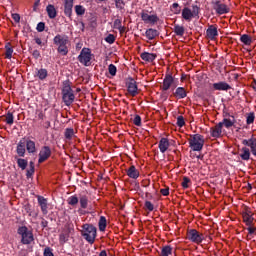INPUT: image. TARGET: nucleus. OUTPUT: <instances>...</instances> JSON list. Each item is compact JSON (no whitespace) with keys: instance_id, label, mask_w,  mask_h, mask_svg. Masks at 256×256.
I'll use <instances>...</instances> for the list:
<instances>
[{"instance_id":"1","label":"nucleus","mask_w":256,"mask_h":256,"mask_svg":"<svg viewBox=\"0 0 256 256\" xmlns=\"http://www.w3.org/2000/svg\"><path fill=\"white\" fill-rule=\"evenodd\" d=\"M62 101L66 107L73 105L75 101V93L73 88H71V81L65 80L62 83Z\"/></svg>"},{"instance_id":"2","label":"nucleus","mask_w":256,"mask_h":256,"mask_svg":"<svg viewBox=\"0 0 256 256\" xmlns=\"http://www.w3.org/2000/svg\"><path fill=\"white\" fill-rule=\"evenodd\" d=\"M53 43L58 46L57 51L60 55L65 57L69 53V47L67 46L69 44V36L57 34L53 38Z\"/></svg>"},{"instance_id":"3","label":"nucleus","mask_w":256,"mask_h":256,"mask_svg":"<svg viewBox=\"0 0 256 256\" xmlns=\"http://www.w3.org/2000/svg\"><path fill=\"white\" fill-rule=\"evenodd\" d=\"M81 235L85 241L93 245L97 239V228L93 224L86 223L82 225Z\"/></svg>"},{"instance_id":"4","label":"nucleus","mask_w":256,"mask_h":256,"mask_svg":"<svg viewBox=\"0 0 256 256\" xmlns=\"http://www.w3.org/2000/svg\"><path fill=\"white\" fill-rule=\"evenodd\" d=\"M188 143L192 151H203V146L205 145V138L201 134L190 135Z\"/></svg>"},{"instance_id":"5","label":"nucleus","mask_w":256,"mask_h":256,"mask_svg":"<svg viewBox=\"0 0 256 256\" xmlns=\"http://www.w3.org/2000/svg\"><path fill=\"white\" fill-rule=\"evenodd\" d=\"M18 235L21 236L22 245H31L35 241V237L33 236V232L27 228V226H20L17 229Z\"/></svg>"},{"instance_id":"6","label":"nucleus","mask_w":256,"mask_h":256,"mask_svg":"<svg viewBox=\"0 0 256 256\" xmlns=\"http://www.w3.org/2000/svg\"><path fill=\"white\" fill-rule=\"evenodd\" d=\"M92 57L93 54L91 53V49L83 48L78 55V61L81 63V65H84V67H89L91 65Z\"/></svg>"},{"instance_id":"7","label":"nucleus","mask_w":256,"mask_h":256,"mask_svg":"<svg viewBox=\"0 0 256 256\" xmlns=\"http://www.w3.org/2000/svg\"><path fill=\"white\" fill-rule=\"evenodd\" d=\"M186 237L188 241H191L192 243H196L197 245H201V243H203V239H205L203 234L199 233V231L195 229L188 230Z\"/></svg>"},{"instance_id":"8","label":"nucleus","mask_w":256,"mask_h":256,"mask_svg":"<svg viewBox=\"0 0 256 256\" xmlns=\"http://www.w3.org/2000/svg\"><path fill=\"white\" fill-rule=\"evenodd\" d=\"M211 5L217 15H227L229 13V7L221 0H212Z\"/></svg>"},{"instance_id":"9","label":"nucleus","mask_w":256,"mask_h":256,"mask_svg":"<svg viewBox=\"0 0 256 256\" xmlns=\"http://www.w3.org/2000/svg\"><path fill=\"white\" fill-rule=\"evenodd\" d=\"M126 87H127V91L128 93L132 96V97H136L138 95V90L139 88L137 87V81H135V79L133 77H129L126 81Z\"/></svg>"},{"instance_id":"10","label":"nucleus","mask_w":256,"mask_h":256,"mask_svg":"<svg viewBox=\"0 0 256 256\" xmlns=\"http://www.w3.org/2000/svg\"><path fill=\"white\" fill-rule=\"evenodd\" d=\"M52 155L51 147L42 146L38 154V163H45Z\"/></svg>"},{"instance_id":"11","label":"nucleus","mask_w":256,"mask_h":256,"mask_svg":"<svg viewBox=\"0 0 256 256\" xmlns=\"http://www.w3.org/2000/svg\"><path fill=\"white\" fill-rule=\"evenodd\" d=\"M210 135L214 139L223 137V123H218L214 127L210 128Z\"/></svg>"},{"instance_id":"12","label":"nucleus","mask_w":256,"mask_h":256,"mask_svg":"<svg viewBox=\"0 0 256 256\" xmlns=\"http://www.w3.org/2000/svg\"><path fill=\"white\" fill-rule=\"evenodd\" d=\"M173 83H175V79L173 78V76L171 74H166L163 79L161 91H163V92L169 91V89H171V86L173 85Z\"/></svg>"},{"instance_id":"13","label":"nucleus","mask_w":256,"mask_h":256,"mask_svg":"<svg viewBox=\"0 0 256 256\" xmlns=\"http://www.w3.org/2000/svg\"><path fill=\"white\" fill-rule=\"evenodd\" d=\"M37 201L43 215H47V213H49V202L47 201V198L43 196H37Z\"/></svg>"},{"instance_id":"14","label":"nucleus","mask_w":256,"mask_h":256,"mask_svg":"<svg viewBox=\"0 0 256 256\" xmlns=\"http://www.w3.org/2000/svg\"><path fill=\"white\" fill-rule=\"evenodd\" d=\"M242 145L250 147L252 155L256 157V138L251 136L249 139L242 140Z\"/></svg>"},{"instance_id":"15","label":"nucleus","mask_w":256,"mask_h":256,"mask_svg":"<svg viewBox=\"0 0 256 256\" xmlns=\"http://www.w3.org/2000/svg\"><path fill=\"white\" fill-rule=\"evenodd\" d=\"M16 153L18 157H25V153H27V148H26V139L22 138L17 146H16Z\"/></svg>"},{"instance_id":"16","label":"nucleus","mask_w":256,"mask_h":256,"mask_svg":"<svg viewBox=\"0 0 256 256\" xmlns=\"http://www.w3.org/2000/svg\"><path fill=\"white\" fill-rule=\"evenodd\" d=\"M206 37L210 39V41H215V38L219 37V31L217 30V26L210 25L206 30Z\"/></svg>"},{"instance_id":"17","label":"nucleus","mask_w":256,"mask_h":256,"mask_svg":"<svg viewBox=\"0 0 256 256\" xmlns=\"http://www.w3.org/2000/svg\"><path fill=\"white\" fill-rule=\"evenodd\" d=\"M73 3H75V0H64V15L66 17H73Z\"/></svg>"},{"instance_id":"18","label":"nucleus","mask_w":256,"mask_h":256,"mask_svg":"<svg viewBox=\"0 0 256 256\" xmlns=\"http://www.w3.org/2000/svg\"><path fill=\"white\" fill-rule=\"evenodd\" d=\"M141 19L144 21V23H152L155 24L157 21H159V17L157 15H149L148 13L142 12L141 13Z\"/></svg>"},{"instance_id":"19","label":"nucleus","mask_w":256,"mask_h":256,"mask_svg":"<svg viewBox=\"0 0 256 256\" xmlns=\"http://www.w3.org/2000/svg\"><path fill=\"white\" fill-rule=\"evenodd\" d=\"M213 89L215 91H229L231 89V85H229L227 82H217L213 84Z\"/></svg>"},{"instance_id":"20","label":"nucleus","mask_w":256,"mask_h":256,"mask_svg":"<svg viewBox=\"0 0 256 256\" xmlns=\"http://www.w3.org/2000/svg\"><path fill=\"white\" fill-rule=\"evenodd\" d=\"M34 77H38L40 81H45L49 77V72L45 68L36 69Z\"/></svg>"},{"instance_id":"21","label":"nucleus","mask_w":256,"mask_h":256,"mask_svg":"<svg viewBox=\"0 0 256 256\" xmlns=\"http://www.w3.org/2000/svg\"><path fill=\"white\" fill-rule=\"evenodd\" d=\"M142 61H146L147 63H153L155 59H157V54L155 53H149V52H143L140 55Z\"/></svg>"},{"instance_id":"22","label":"nucleus","mask_w":256,"mask_h":256,"mask_svg":"<svg viewBox=\"0 0 256 256\" xmlns=\"http://www.w3.org/2000/svg\"><path fill=\"white\" fill-rule=\"evenodd\" d=\"M26 151L31 155L37 153V146L35 145V141L31 139H26Z\"/></svg>"},{"instance_id":"23","label":"nucleus","mask_w":256,"mask_h":256,"mask_svg":"<svg viewBox=\"0 0 256 256\" xmlns=\"http://www.w3.org/2000/svg\"><path fill=\"white\" fill-rule=\"evenodd\" d=\"M173 97L176 99H185V97H187V90H185L183 87H178L173 92Z\"/></svg>"},{"instance_id":"24","label":"nucleus","mask_w":256,"mask_h":256,"mask_svg":"<svg viewBox=\"0 0 256 256\" xmlns=\"http://www.w3.org/2000/svg\"><path fill=\"white\" fill-rule=\"evenodd\" d=\"M126 173L130 179H139V170L135 167V165L130 166Z\"/></svg>"},{"instance_id":"25","label":"nucleus","mask_w":256,"mask_h":256,"mask_svg":"<svg viewBox=\"0 0 256 256\" xmlns=\"http://www.w3.org/2000/svg\"><path fill=\"white\" fill-rule=\"evenodd\" d=\"M193 12L191 9H189V7H184L182 10V19H184V21H191V19H193Z\"/></svg>"},{"instance_id":"26","label":"nucleus","mask_w":256,"mask_h":256,"mask_svg":"<svg viewBox=\"0 0 256 256\" xmlns=\"http://www.w3.org/2000/svg\"><path fill=\"white\" fill-rule=\"evenodd\" d=\"M158 147L161 153H165L169 149V139L161 138Z\"/></svg>"},{"instance_id":"27","label":"nucleus","mask_w":256,"mask_h":256,"mask_svg":"<svg viewBox=\"0 0 256 256\" xmlns=\"http://www.w3.org/2000/svg\"><path fill=\"white\" fill-rule=\"evenodd\" d=\"M145 35H146L147 39H149V41H153V39H155V37H159V31H157L156 29H153V28H149L146 30Z\"/></svg>"},{"instance_id":"28","label":"nucleus","mask_w":256,"mask_h":256,"mask_svg":"<svg viewBox=\"0 0 256 256\" xmlns=\"http://www.w3.org/2000/svg\"><path fill=\"white\" fill-rule=\"evenodd\" d=\"M46 12H47L49 19H55V17H57V9H55V6L52 4H49L46 7Z\"/></svg>"},{"instance_id":"29","label":"nucleus","mask_w":256,"mask_h":256,"mask_svg":"<svg viewBox=\"0 0 256 256\" xmlns=\"http://www.w3.org/2000/svg\"><path fill=\"white\" fill-rule=\"evenodd\" d=\"M241 151L240 157L242 161H249L251 159V150L248 147H243Z\"/></svg>"},{"instance_id":"30","label":"nucleus","mask_w":256,"mask_h":256,"mask_svg":"<svg viewBox=\"0 0 256 256\" xmlns=\"http://www.w3.org/2000/svg\"><path fill=\"white\" fill-rule=\"evenodd\" d=\"M78 201L80 203L81 209H87V207H89V196H87V195H80Z\"/></svg>"},{"instance_id":"31","label":"nucleus","mask_w":256,"mask_h":256,"mask_svg":"<svg viewBox=\"0 0 256 256\" xmlns=\"http://www.w3.org/2000/svg\"><path fill=\"white\" fill-rule=\"evenodd\" d=\"M219 123H222V127L224 125V127H226V129H231V127H233L235 125V117L232 116V120L224 118L222 120V122H219Z\"/></svg>"},{"instance_id":"32","label":"nucleus","mask_w":256,"mask_h":256,"mask_svg":"<svg viewBox=\"0 0 256 256\" xmlns=\"http://www.w3.org/2000/svg\"><path fill=\"white\" fill-rule=\"evenodd\" d=\"M35 175V163L33 161L29 162V169L26 170L27 179H31Z\"/></svg>"},{"instance_id":"33","label":"nucleus","mask_w":256,"mask_h":256,"mask_svg":"<svg viewBox=\"0 0 256 256\" xmlns=\"http://www.w3.org/2000/svg\"><path fill=\"white\" fill-rule=\"evenodd\" d=\"M173 254V247L171 245H166L162 247L160 256H169Z\"/></svg>"},{"instance_id":"34","label":"nucleus","mask_w":256,"mask_h":256,"mask_svg":"<svg viewBox=\"0 0 256 256\" xmlns=\"http://www.w3.org/2000/svg\"><path fill=\"white\" fill-rule=\"evenodd\" d=\"M64 137L67 141H71L75 137V130L73 128H66L64 131Z\"/></svg>"},{"instance_id":"35","label":"nucleus","mask_w":256,"mask_h":256,"mask_svg":"<svg viewBox=\"0 0 256 256\" xmlns=\"http://www.w3.org/2000/svg\"><path fill=\"white\" fill-rule=\"evenodd\" d=\"M174 33L178 37H183L185 35V27L180 26L179 24L174 25Z\"/></svg>"},{"instance_id":"36","label":"nucleus","mask_w":256,"mask_h":256,"mask_svg":"<svg viewBox=\"0 0 256 256\" xmlns=\"http://www.w3.org/2000/svg\"><path fill=\"white\" fill-rule=\"evenodd\" d=\"M243 221L247 225V227H251L253 225V215H248V214H242Z\"/></svg>"},{"instance_id":"37","label":"nucleus","mask_w":256,"mask_h":256,"mask_svg":"<svg viewBox=\"0 0 256 256\" xmlns=\"http://www.w3.org/2000/svg\"><path fill=\"white\" fill-rule=\"evenodd\" d=\"M99 231H105L107 229V218L105 216H101L98 222Z\"/></svg>"},{"instance_id":"38","label":"nucleus","mask_w":256,"mask_h":256,"mask_svg":"<svg viewBox=\"0 0 256 256\" xmlns=\"http://www.w3.org/2000/svg\"><path fill=\"white\" fill-rule=\"evenodd\" d=\"M5 122L7 123V125H13V123H15V116H13V112L8 111L5 115Z\"/></svg>"},{"instance_id":"39","label":"nucleus","mask_w":256,"mask_h":256,"mask_svg":"<svg viewBox=\"0 0 256 256\" xmlns=\"http://www.w3.org/2000/svg\"><path fill=\"white\" fill-rule=\"evenodd\" d=\"M240 41L241 43H243L244 45H251L253 43V39H251V36H249V34H243L240 37Z\"/></svg>"},{"instance_id":"40","label":"nucleus","mask_w":256,"mask_h":256,"mask_svg":"<svg viewBox=\"0 0 256 256\" xmlns=\"http://www.w3.org/2000/svg\"><path fill=\"white\" fill-rule=\"evenodd\" d=\"M6 53H5V58L6 59H11L13 57V47H11L10 42H8L5 45Z\"/></svg>"},{"instance_id":"41","label":"nucleus","mask_w":256,"mask_h":256,"mask_svg":"<svg viewBox=\"0 0 256 256\" xmlns=\"http://www.w3.org/2000/svg\"><path fill=\"white\" fill-rule=\"evenodd\" d=\"M17 165L22 171H25V169H27V165H29V162L23 158H18Z\"/></svg>"},{"instance_id":"42","label":"nucleus","mask_w":256,"mask_h":256,"mask_svg":"<svg viewBox=\"0 0 256 256\" xmlns=\"http://www.w3.org/2000/svg\"><path fill=\"white\" fill-rule=\"evenodd\" d=\"M170 11L174 13V15H179L181 13V6L179 3L175 2L170 6Z\"/></svg>"},{"instance_id":"43","label":"nucleus","mask_w":256,"mask_h":256,"mask_svg":"<svg viewBox=\"0 0 256 256\" xmlns=\"http://www.w3.org/2000/svg\"><path fill=\"white\" fill-rule=\"evenodd\" d=\"M67 203H68V205L75 207V205H77V203H79V197H77V195L70 196L67 199Z\"/></svg>"},{"instance_id":"44","label":"nucleus","mask_w":256,"mask_h":256,"mask_svg":"<svg viewBox=\"0 0 256 256\" xmlns=\"http://www.w3.org/2000/svg\"><path fill=\"white\" fill-rule=\"evenodd\" d=\"M74 9L78 17H81V15H85V7H83L82 5H76Z\"/></svg>"},{"instance_id":"45","label":"nucleus","mask_w":256,"mask_h":256,"mask_svg":"<svg viewBox=\"0 0 256 256\" xmlns=\"http://www.w3.org/2000/svg\"><path fill=\"white\" fill-rule=\"evenodd\" d=\"M246 123L248 125H252V123H255V112H250L247 114Z\"/></svg>"},{"instance_id":"46","label":"nucleus","mask_w":256,"mask_h":256,"mask_svg":"<svg viewBox=\"0 0 256 256\" xmlns=\"http://www.w3.org/2000/svg\"><path fill=\"white\" fill-rule=\"evenodd\" d=\"M189 183H191V179L187 176H184L181 183L183 189H189Z\"/></svg>"},{"instance_id":"47","label":"nucleus","mask_w":256,"mask_h":256,"mask_svg":"<svg viewBox=\"0 0 256 256\" xmlns=\"http://www.w3.org/2000/svg\"><path fill=\"white\" fill-rule=\"evenodd\" d=\"M108 71L110 75H112V77H115V75H117V66H115L114 64H110L108 66Z\"/></svg>"},{"instance_id":"48","label":"nucleus","mask_w":256,"mask_h":256,"mask_svg":"<svg viewBox=\"0 0 256 256\" xmlns=\"http://www.w3.org/2000/svg\"><path fill=\"white\" fill-rule=\"evenodd\" d=\"M123 21L121 20V18H117L116 20H114L113 23V29H120L122 26Z\"/></svg>"},{"instance_id":"49","label":"nucleus","mask_w":256,"mask_h":256,"mask_svg":"<svg viewBox=\"0 0 256 256\" xmlns=\"http://www.w3.org/2000/svg\"><path fill=\"white\" fill-rule=\"evenodd\" d=\"M176 125L178 127H184V125H185V118L183 116H178L177 117Z\"/></svg>"},{"instance_id":"50","label":"nucleus","mask_w":256,"mask_h":256,"mask_svg":"<svg viewBox=\"0 0 256 256\" xmlns=\"http://www.w3.org/2000/svg\"><path fill=\"white\" fill-rule=\"evenodd\" d=\"M106 43H109V45H113V43H115V35L113 34H109L106 38H105Z\"/></svg>"},{"instance_id":"51","label":"nucleus","mask_w":256,"mask_h":256,"mask_svg":"<svg viewBox=\"0 0 256 256\" xmlns=\"http://www.w3.org/2000/svg\"><path fill=\"white\" fill-rule=\"evenodd\" d=\"M116 9H123L125 7V1L124 0H114Z\"/></svg>"},{"instance_id":"52","label":"nucleus","mask_w":256,"mask_h":256,"mask_svg":"<svg viewBox=\"0 0 256 256\" xmlns=\"http://www.w3.org/2000/svg\"><path fill=\"white\" fill-rule=\"evenodd\" d=\"M43 256H55L51 247H46L43 252Z\"/></svg>"},{"instance_id":"53","label":"nucleus","mask_w":256,"mask_h":256,"mask_svg":"<svg viewBox=\"0 0 256 256\" xmlns=\"http://www.w3.org/2000/svg\"><path fill=\"white\" fill-rule=\"evenodd\" d=\"M144 207L150 212L155 209V206L153 205V203H151V201H148V200L145 202Z\"/></svg>"},{"instance_id":"54","label":"nucleus","mask_w":256,"mask_h":256,"mask_svg":"<svg viewBox=\"0 0 256 256\" xmlns=\"http://www.w3.org/2000/svg\"><path fill=\"white\" fill-rule=\"evenodd\" d=\"M36 31H38V33H43V31H45V22H39Z\"/></svg>"},{"instance_id":"55","label":"nucleus","mask_w":256,"mask_h":256,"mask_svg":"<svg viewBox=\"0 0 256 256\" xmlns=\"http://www.w3.org/2000/svg\"><path fill=\"white\" fill-rule=\"evenodd\" d=\"M133 123L136 125V127H141V116L136 114L134 116Z\"/></svg>"},{"instance_id":"56","label":"nucleus","mask_w":256,"mask_h":256,"mask_svg":"<svg viewBox=\"0 0 256 256\" xmlns=\"http://www.w3.org/2000/svg\"><path fill=\"white\" fill-rule=\"evenodd\" d=\"M199 11H200L199 6H197V5L192 6V16L193 17H197L199 15Z\"/></svg>"},{"instance_id":"57","label":"nucleus","mask_w":256,"mask_h":256,"mask_svg":"<svg viewBox=\"0 0 256 256\" xmlns=\"http://www.w3.org/2000/svg\"><path fill=\"white\" fill-rule=\"evenodd\" d=\"M12 19L15 21V23H19L21 21V16L18 13H13Z\"/></svg>"},{"instance_id":"58","label":"nucleus","mask_w":256,"mask_h":256,"mask_svg":"<svg viewBox=\"0 0 256 256\" xmlns=\"http://www.w3.org/2000/svg\"><path fill=\"white\" fill-rule=\"evenodd\" d=\"M160 193H161V195H163L164 197H167V196L169 195V187H167V188H162V189L160 190Z\"/></svg>"},{"instance_id":"59","label":"nucleus","mask_w":256,"mask_h":256,"mask_svg":"<svg viewBox=\"0 0 256 256\" xmlns=\"http://www.w3.org/2000/svg\"><path fill=\"white\" fill-rule=\"evenodd\" d=\"M32 57H34V59H39V57H41V52H39V50H34L32 52Z\"/></svg>"},{"instance_id":"60","label":"nucleus","mask_w":256,"mask_h":256,"mask_svg":"<svg viewBox=\"0 0 256 256\" xmlns=\"http://www.w3.org/2000/svg\"><path fill=\"white\" fill-rule=\"evenodd\" d=\"M40 3H41V0H35L33 11H37V7H39Z\"/></svg>"},{"instance_id":"61","label":"nucleus","mask_w":256,"mask_h":256,"mask_svg":"<svg viewBox=\"0 0 256 256\" xmlns=\"http://www.w3.org/2000/svg\"><path fill=\"white\" fill-rule=\"evenodd\" d=\"M247 231H248L249 235H253V233H255V231H256V228L249 226L247 228Z\"/></svg>"},{"instance_id":"62","label":"nucleus","mask_w":256,"mask_h":256,"mask_svg":"<svg viewBox=\"0 0 256 256\" xmlns=\"http://www.w3.org/2000/svg\"><path fill=\"white\" fill-rule=\"evenodd\" d=\"M242 215H253V212H251V209L248 207L245 208V211L242 213Z\"/></svg>"},{"instance_id":"63","label":"nucleus","mask_w":256,"mask_h":256,"mask_svg":"<svg viewBox=\"0 0 256 256\" xmlns=\"http://www.w3.org/2000/svg\"><path fill=\"white\" fill-rule=\"evenodd\" d=\"M34 41H35V43L37 44V45H43V41L41 40V38H39V37H36V38H34Z\"/></svg>"},{"instance_id":"64","label":"nucleus","mask_w":256,"mask_h":256,"mask_svg":"<svg viewBox=\"0 0 256 256\" xmlns=\"http://www.w3.org/2000/svg\"><path fill=\"white\" fill-rule=\"evenodd\" d=\"M44 129H49L51 127V122L50 121H46L43 125Z\"/></svg>"}]
</instances>
